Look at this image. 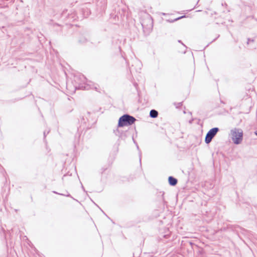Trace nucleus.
<instances>
[{
  "label": "nucleus",
  "mask_w": 257,
  "mask_h": 257,
  "mask_svg": "<svg viewBox=\"0 0 257 257\" xmlns=\"http://www.w3.org/2000/svg\"><path fill=\"white\" fill-rule=\"evenodd\" d=\"M86 78L83 74H79L75 75L74 77V86L75 90H88L90 87L86 83Z\"/></svg>",
  "instance_id": "obj_1"
},
{
  "label": "nucleus",
  "mask_w": 257,
  "mask_h": 257,
  "mask_svg": "<svg viewBox=\"0 0 257 257\" xmlns=\"http://www.w3.org/2000/svg\"><path fill=\"white\" fill-rule=\"evenodd\" d=\"M137 120L136 118L129 114L125 113L121 115L118 119L117 127H122L125 126H130L134 124Z\"/></svg>",
  "instance_id": "obj_2"
},
{
  "label": "nucleus",
  "mask_w": 257,
  "mask_h": 257,
  "mask_svg": "<svg viewBox=\"0 0 257 257\" xmlns=\"http://www.w3.org/2000/svg\"><path fill=\"white\" fill-rule=\"evenodd\" d=\"M231 139L233 143L235 145H239L241 143L243 138V131L239 128H234L230 131Z\"/></svg>",
  "instance_id": "obj_3"
},
{
  "label": "nucleus",
  "mask_w": 257,
  "mask_h": 257,
  "mask_svg": "<svg viewBox=\"0 0 257 257\" xmlns=\"http://www.w3.org/2000/svg\"><path fill=\"white\" fill-rule=\"evenodd\" d=\"M120 127H117L113 130V133L116 136L118 137V139L117 142H119L120 140H125L126 138L128 137L131 135V133L130 132L127 131H122L119 128Z\"/></svg>",
  "instance_id": "obj_4"
},
{
  "label": "nucleus",
  "mask_w": 257,
  "mask_h": 257,
  "mask_svg": "<svg viewBox=\"0 0 257 257\" xmlns=\"http://www.w3.org/2000/svg\"><path fill=\"white\" fill-rule=\"evenodd\" d=\"M219 131V128L217 127H214L209 130L205 136V143L207 144H209L211 142L212 139L215 136V135Z\"/></svg>",
  "instance_id": "obj_5"
},
{
  "label": "nucleus",
  "mask_w": 257,
  "mask_h": 257,
  "mask_svg": "<svg viewBox=\"0 0 257 257\" xmlns=\"http://www.w3.org/2000/svg\"><path fill=\"white\" fill-rule=\"evenodd\" d=\"M229 228L232 231L236 233L238 236H239V231L244 233V232L246 231V230L238 225H230Z\"/></svg>",
  "instance_id": "obj_6"
},
{
  "label": "nucleus",
  "mask_w": 257,
  "mask_h": 257,
  "mask_svg": "<svg viewBox=\"0 0 257 257\" xmlns=\"http://www.w3.org/2000/svg\"><path fill=\"white\" fill-rule=\"evenodd\" d=\"M80 13L82 15L81 17V20H82L83 18H87L90 15L91 11L86 7H83L81 9Z\"/></svg>",
  "instance_id": "obj_7"
},
{
  "label": "nucleus",
  "mask_w": 257,
  "mask_h": 257,
  "mask_svg": "<svg viewBox=\"0 0 257 257\" xmlns=\"http://www.w3.org/2000/svg\"><path fill=\"white\" fill-rule=\"evenodd\" d=\"M67 19L69 22H73L79 19V17L76 15V13H73L71 14H68L66 16Z\"/></svg>",
  "instance_id": "obj_8"
},
{
  "label": "nucleus",
  "mask_w": 257,
  "mask_h": 257,
  "mask_svg": "<svg viewBox=\"0 0 257 257\" xmlns=\"http://www.w3.org/2000/svg\"><path fill=\"white\" fill-rule=\"evenodd\" d=\"M169 184L171 186H175L178 183V180L173 176H170L168 177Z\"/></svg>",
  "instance_id": "obj_9"
},
{
  "label": "nucleus",
  "mask_w": 257,
  "mask_h": 257,
  "mask_svg": "<svg viewBox=\"0 0 257 257\" xmlns=\"http://www.w3.org/2000/svg\"><path fill=\"white\" fill-rule=\"evenodd\" d=\"M88 41V40L87 37L83 35L80 36L78 40V43L80 44H84Z\"/></svg>",
  "instance_id": "obj_10"
},
{
  "label": "nucleus",
  "mask_w": 257,
  "mask_h": 257,
  "mask_svg": "<svg viewBox=\"0 0 257 257\" xmlns=\"http://www.w3.org/2000/svg\"><path fill=\"white\" fill-rule=\"evenodd\" d=\"M52 192L54 194H58V195H61V196H66V197H70L72 199H73L74 200L78 202L79 203V202L78 201V200L75 199L74 198H73L70 193H68V192L67 191H66V192L67 193L66 194H64V193H58L57 192V191H53Z\"/></svg>",
  "instance_id": "obj_11"
},
{
  "label": "nucleus",
  "mask_w": 257,
  "mask_h": 257,
  "mask_svg": "<svg viewBox=\"0 0 257 257\" xmlns=\"http://www.w3.org/2000/svg\"><path fill=\"white\" fill-rule=\"evenodd\" d=\"M158 111L156 109H152L150 110L149 116L153 118H156L158 116Z\"/></svg>",
  "instance_id": "obj_12"
},
{
  "label": "nucleus",
  "mask_w": 257,
  "mask_h": 257,
  "mask_svg": "<svg viewBox=\"0 0 257 257\" xmlns=\"http://www.w3.org/2000/svg\"><path fill=\"white\" fill-rule=\"evenodd\" d=\"M38 39L40 43H42L43 42L45 41V38L43 36V35L40 33V35H38L37 36Z\"/></svg>",
  "instance_id": "obj_13"
},
{
  "label": "nucleus",
  "mask_w": 257,
  "mask_h": 257,
  "mask_svg": "<svg viewBox=\"0 0 257 257\" xmlns=\"http://www.w3.org/2000/svg\"><path fill=\"white\" fill-rule=\"evenodd\" d=\"M50 22L51 23L50 24L51 25H52L54 27H55V26H58L59 27H62V26L61 25H60V24H59L58 23H54L53 22V21L52 20L50 21Z\"/></svg>",
  "instance_id": "obj_14"
},
{
  "label": "nucleus",
  "mask_w": 257,
  "mask_h": 257,
  "mask_svg": "<svg viewBox=\"0 0 257 257\" xmlns=\"http://www.w3.org/2000/svg\"><path fill=\"white\" fill-rule=\"evenodd\" d=\"M174 105H176V108H180L182 106L183 102H178V103L175 102Z\"/></svg>",
  "instance_id": "obj_15"
},
{
  "label": "nucleus",
  "mask_w": 257,
  "mask_h": 257,
  "mask_svg": "<svg viewBox=\"0 0 257 257\" xmlns=\"http://www.w3.org/2000/svg\"><path fill=\"white\" fill-rule=\"evenodd\" d=\"M67 10H66V9L64 10L61 14L62 17H65L66 18V16L68 15V14H67Z\"/></svg>",
  "instance_id": "obj_16"
},
{
  "label": "nucleus",
  "mask_w": 257,
  "mask_h": 257,
  "mask_svg": "<svg viewBox=\"0 0 257 257\" xmlns=\"http://www.w3.org/2000/svg\"><path fill=\"white\" fill-rule=\"evenodd\" d=\"M187 17V16L186 15H183V16H180V17H179L177 18H175L174 19H173V21H177L178 20H179L182 18H186Z\"/></svg>",
  "instance_id": "obj_17"
},
{
  "label": "nucleus",
  "mask_w": 257,
  "mask_h": 257,
  "mask_svg": "<svg viewBox=\"0 0 257 257\" xmlns=\"http://www.w3.org/2000/svg\"><path fill=\"white\" fill-rule=\"evenodd\" d=\"M254 41V39H251V38H247V44L248 45L250 42H253Z\"/></svg>",
  "instance_id": "obj_18"
},
{
  "label": "nucleus",
  "mask_w": 257,
  "mask_h": 257,
  "mask_svg": "<svg viewBox=\"0 0 257 257\" xmlns=\"http://www.w3.org/2000/svg\"><path fill=\"white\" fill-rule=\"evenodd\" d=\"M178 43L181 44L186 49L187 48V46L182 42L180 40H178Z\"/></svg>",
  "instance_id": "obj_19"
},
{
  "label": "nucleus",
  "mask_w": 257,
  "mask_h": 257,
  "mask_svg": "<svg viewBox=\"0 0 257 257\" xmlns=\"http://www.w3.org/2000/svg\"><path fill=\"white\" fill-rule=\"evenodd\" d=\"M219 36H220V35H218V36H217L216 38H215L214 39H213V40L211 42H210V43H209V44L206 46V47H207V46H208L210 44H211V43H212V42H213L215 41H216V40H217V39L219 37Z\"/></svg>",
  "instance_id": "obj_20"
},
{
  "label": "nucleus",
  "mask_w": 257,
  "mask_h": 257,
  "mask_svg": "<svg viewBox=\"0 0 257 257\" xmlns=\"http://www.w3.org/2000/svg\"><path fill=\"white\" fill-rule=\"evenodd\" d=\"M49 132H50V131H48L47 133H46V131L44 132V133H43V134H44V139H45L46 135L49 134Z\"/></svg>",
  "instance_id": "obj_21"
},
{
  "label": "nucleus",
  "mask_w": 257,
  "mask_h": 257,
  "mask_svg": "<svg viewBox=\"0 0 257 257\" xmlns=\"http://www.w3.org/2000/svg\"><path fill=\"white\" fill-rule=\"evenodd\" d=\"M194 119L193 118H192L191 119L189 120V123H190V124L192 123Z\"/></svg>",
  "instance_id": "obj_22"
},
{
  "label": "nucleus",
  "mask_w": 257,
  "mask_h": 257,
  "mask_svg": "<svg viewBox=\"0 0 257 257\" xmlns=\"http://www.w3.org/2000/svg\"><path fill=\"white\" fill-rule=\"evenodd\" d=\"M189 243L191 246V247H193V245H195V244L193 242H192V241H189Z\"/></svg>",
  "instance_id": "obj_23"
},
{
  "label": "nucleus",
  "mask_w": 257,
  "mask_h": 257,
  "mask_svg": "<svg viewBox=\"0 0 257 257\" xmlns=\"http://www.w3.org/2000/svg\"><path fill=\"white\" fill-rule=\"evenodd\" d=\"M139 156H140V164H141V151H140L139 152Z\"/></svg>",
  "instance_id": "obj_24"
},
{
  "label": "nucleus",
  "mask_w": 257,
  "mask_h": 257,
  "mask_svg": "<svg viewBox=\"0 0 257 257\" xmlns=\"http://www.w3.org/2000/svg\"><path fill=\"white\" fill-rule=\"evenodd\" d=\"M94 204H95V205H96V206H97V207L100 209V210H101V211H102V212H103V213L105 215H106V214H105V213L103 212V211L101 209V208H100V207H99L97 204H96L95 203H94Z\"/></svg>",
  "instance_id": "obj_25"
},
{
  "label": "nucleus",
  "mask_w": 257,
  "mask_h": 257,
  "mask_svg": "<svg viewBox=\"0 0 257 257\" xmlns=\"http://www.w3.org/2000/svg\"><path fill=\"white\" fill-rule=\"evenodd\" d=\"M132 139L133 140L134 143L137 145V144H137V142L134 139V137L133 136H132Z\"/></svg>",
  "instance_id": "obj_26"
},
{
  "label": "nucleus",
  "mask_w": 257,
  "mask_h": 257,
  "mask_svg": "<svg viewBox=\"0 0 257 257\" xmlns=\"http://www.w3.org/2000/svg\"><path fill=\"white\" fill-rule=\"evenodd\" d=\"M106 169H107V168H102L101 169V170H102L101 173H102L103 172H104Z\"/></svg>",
  "instance_id": "obj_27"
},
{
  "label": "nucleus",
  "mask_w": 257,
  "mask_h": 257,
  "mask_svg": "<svg viewBox=\"0 0 257 257\" xmlns=\"http://www.w3.org/2000/svg\"><path fill=\"white\" fill-rule=\"evenodd\" d=\"M173 20H168L167 21L170 22V23H174L175 22V21H173Z\"/></svg>",
  "instance_id": "obj_28"
},
{
  "label": "nucleus",
  "mask_w": 257,
  "mask_h": 257,
  "mask_svg": "<svg viewBox=\"0 0 257 257\" xmlns=\"http://www.w3.org/2000/svg\"><path fill=\"white\" fill-rule=\"evenodd\" d=\"M221 5H222V6H226V7L227 6V5L225 3H224V4L222 3Z\"/></svg>",
  "instance_id": "obj_29"
},
{
  "label": "nucleus",
  "mask_w": 257,
  "mask_h": 257,
  "mask_svg": "<svg viewBox=\"0 0 257 257\" xmlns=\"http://www.w3.org/2000/svg\"><path fill=\"white\" fill-rule=\"evenodd\" d=\"M81 187H82V189H83V190L85 192V190L84 189V187H83V185L82 184H81Z\"/></svg>",
  "instance_id": "obj_30"
},
{
  "label": "nucleus",
  "mask_w": 257,
  "mask_h": 257,
  "mask_svg": "<svg viewBox=\"0 0 257 257\" xmlns=\"http://www.w3.org/2000/svg\"><path fill=\"white\" fill-rule=\"evenodd\" d=\"M134 85L135 86V87L137 88V87L138 86V84L137 83H134Z\"/></svg>",
  "instance_id": "obj_31"
},
{
  "label": "nucleus",
  "mask_w": 257,
  "mask_h": 257,
  "mask_svg": "<svg viewBox=\"0 0 257 257\" xmlns=\"http://www.w3.org/2000/svg\"><path fill=\"white\" fill-rule=\"evenodd\" d=\"M164 192H163L162 193V199L164 200Z\"/></svg>",
  "instance_id": "obj_32"
},
{
  "label": "nucleus",
  "mask_w": 257,
  "mask_h": 257,
  "mask_svg": "<svg viewBox=\"0 0 257 257\" xmlns=\"http://www.w3.org/2000/svg\"><path fill=\"white\" fill-rule=\"evenodd\" d=\"M254 134L255 136H257V131H255L254 132Z\"/></svg>",
  "instance_id": "obj_33"
},
{
  "label": "nucleus",
  "mask_w": 257,
  "mask_h": 257,
  "mask_svg": "<svg viewBox=\"0 0 257 257\" xmlns=\"http://www.w3.org/2000/svg\"><path fill=\"white\" fill-rule=\"evenodd\" d=\"M34 250H35V251L37 253V252H38V251L37 250V249H36V248H35V247H34Z\"/></svg>",
  "instance_id": "obj_34"
},
{
  "label": "nucleus",
  "mask_w": 257,
  "mask_h": 257,
  "mask_svg": "<svg viewBox=\"0 0 257 257\" xmlns=\"http://www.w3.org/2000/svg\"><path fill=\"white\" fill-rule=\"evenodd\" d=\"M136 146H137V149H138V150H139V146H138V144H137Z\"/></svg>",
  "instance_id": "obj_35"
},
{
  "label": "nucleus",
  "mask_w": 257,
  "mask_h": 257,
  "mask_svg": "<svg viewBox=\"0 0 257 257\" xmlns=\"http://www.w3.org/2000/svg\"><path fill=\"white\" fill-rule=\"evenodd\" d=\"M254 208L257 209V205H254Z\"/></svg>",
  "instance_id": "obj_36"
},
{
  "label": "nucleus",
  "mask_w": 257,
  "mask_h": 257,
  "mask_svg": "<svg viewBox=\"0 0 257 257\" xmlns=\"http://www.w3.org/2000/svg\"><path fill=\"white\" fill-rule=\"evenodd\" d=\"M221 103H224V102L222 100H220Z\"/></svg>",
  "instance_id": "obj_37"
},
{
  "label": "nucleus",
  "mask_w": 257,
  "mask_h": 257,
  "mask_svg": "<svg viewBox=\"0 0 257 257\" xmlns=\"http://www.w3.org/2000/svg\"><path fill=\"white\" fill-rule=\"evenodd\" d=\"M119 143H118V144H117V146H119ZM117 149H118V147H117Z\"/></svg>",
  "instance_id": "obj_38"
},
{
  "label": "nucleus",
  "mask_w": 257,
  "mask_h": 257,
  "mask_svg": "<svg viewBox=\"0 0 257 257\" xmlns=\"http://www.w3.org/2000/svg\"><path fill=\"white\" fill-rule=\"evenodd\" d=\"M189 113L191 115L192 114V112H189Z\"/></svg>",
  "instance_id": "obj_39"
},
{
  "label": "nucleus",
  "mask_w": 257,
  "mask_h": 257,
  "mask_svg": "<svg viewBox=\"0 0 257 257\" xmlns=\"http://www.w3.org/2000/svg\"><path fill=\"white\" fill-rule=\"evenodd\" d=\"M183 112H184V113H186V111H185V110H184V111H183Z\"/></svg>",
  "instance_id": "obj_40"
}]
</instances>
